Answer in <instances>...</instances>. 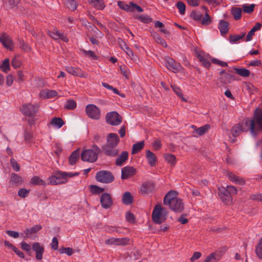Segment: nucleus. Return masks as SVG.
I'll return each mask as SVG.
<instances>
[{"label":"nucleus","mask_w":262,"mask_h":262,"mask_svg":"<svg viewBox=\"0 0 262 262\" xmlns=\"http://www.w3.org/2000/svg\"><path fill=\"white\" fill-rule=\"evenodd\" d=\"M10 164L13 169L15 171H19L20 169L19 164L16 161V160L12 158L10 161Z\"/></svg>","instance_id":"nucleus-56"},{"label":"nucleus","mask_w":262,"mask_h":262,"mask_svg":"<svg viewBox=\"0 0 262 262\" xmlns=\"http://www.w3.org/2000/svg\"><path fill=\"white\" fill-rule=\"evenodd\" d=\"M48 34L51 37L55 40L61 39L64 42H67L69 41V39L67 36L56 29H55L54 31H49Z\"/></svg>","instance_id":"nucleus-24"},{"label":"nucleus","mask_w":262,"mask_h":262,"mask_svg":"<svg viewBox=\"0 0 262 262\" xmlns=\"http://www.w3.org/2000/svg\"><path fill=\"white\" fill-rule=\"evenodd\" d=\"M85 112L88 116L95 120L100 118V111L98 107L92 104H88L85 107Z\"/></svg>","instance_id":"nucleus-11"},{"label":"nucleus","mask_w":262,"mask_h":262,"mask_svg":"<svg viewBox=\"0 0 262 262\" xmlns=\"http://www.w3.org/2000/svg\"><path fill=\"white\" fill-rule=\"evenodd\" d=\"M227 176L228 177L230 181H232L233 182H235L236 184L239 185H244L245 184V181L244 180L234 175L231 172H228L227 173Z\"/></svg>","instance_id":"nucleus-29"},{"label":"nucleus","mask_w":262,"mask_h":262,"mask_svg":"<svg viewBox=\"0 0 262 262\" xmlns=\"http://www.w3.org/2000/svg\"><path fill=\"white\" fill-rule=\"evenodd\" d=\"M192 127L195 128L194 132L199 135L202 136L205 134L210 128V125L209 124H206L200 127L196 128L194 125L192 126Z\"/></svg>","instance_id":"nucleus-35"},{"label":"nucleus","mask_w":262,"mask_h":262,"mask_svg":"<svg viewBox=\"0 0 262 262\" xmlns=\"http://www.w3.org/2000/svg\"><path fill=\"white\" fill-rule=\"evenodd\" d=\"M96 179L98 182L109 184L114 181L115 177L110 171L101 170L96 173Z\"/></svg>","instance_id":"nucleus-6"},{"label":"nucleus","mask_w":262,"mask_h":262,"mask_svg":"<svg viewBox=\"0 0 262 262\" xmlns=\"http://www.w3.org/2000/svg\"><path fill=\"white\" fill-rule=\"evenodd\" d=\"M220 74L221 75L220 77V81L224 84L229 83L235 79L233 75L226 73L224 70L221 71Z\"/></svg>","instance_id":"nucleus-22"},{"label":"nucleus","mask_w":262,"mask_h":262,"mask_svg":"<svg viewBox=\"0 0 262 262\" xmlns=\"http://www.w3.org/2000/svg\"><path fill=\"white\" fill-rule=\"evenodd\" d=\"M106 122L111 125H118L122 121V117L116 112L108 113L105 116Z\"/></svg>","instance_id":"nucleus-10"},{"label":"nucleus","mask_w":262,"mask_h":262,"mask_svg":"<svg viewBox=\"0 0 262 262\" xmlns=\"http://www.w3.org/2000/svg\"><path fill=\"white\" fill-rule=\"evenodd\" d=\"M80 149H77L72 152L69 158V164L71 165H75L79 158Z\"/></svg>","instance_id":"nucleus-28"},{"label":"nucleus","mask_w":262,"mask_h":262,"mask_svg":"<svg viewBox=\"0 0 262 262\" xmlns=\"http://www.w3.org/2000/svg\"><path fill=\"white\" fill-rule=\"evenodd\" d=\"M237 192V190L234 186L227 185L226 187L222 186L219 188L218 193L222 202L229 204L232 202V195Z\"/></svg>","instance_id":"nucleus-3"},{"label":"nucleus","mask_w":262,"mask_h":262,"mask_svg":"<svg viewBox=\"0 0 262 262\" xmlns=\"http://www.w3.org/2000/svg\"><path fill=\"white\" fill-rule=\"evenodd\" d=\"M77 103L75 101L72 99H69L67 101L66 104L64 105V108L68 110H73L76 108Z\"/></svg>","instance_id":"nucleus-48"},{"label":"nucleus","mask_w":262,"mask_h":262,"mask_svg":"<svg viewBox=\"0 0 262 262\" xmlns=\"http://www.w3.org/2000/svg\"><path fill=\"white\" fill-rule=\"evenodd\" d=\"M133 201L134 198L130 192L126 191L124 193L122 199V202L124 204L130 205L133 202Z\"/></svg>","instance_id":"nucleus-32"},{"label":"nucleus","mask_w":262,"mask_h":262,"mask_svg":"<svg viewBox=\"0 0 262 262\" xmlns=\"http://www.w3.org/2000/svg\"><path fill=\"white\" fill-rule=\"evenodd\" d=\"M178 193L174 190L169 191L164 196L163 203L173 211L181 212L184 209L182 200L178 198Z\"/></svg>","instance_id":"nucleus-1"},{"label":"nucleus","mask_w":262,"mask_h":262,"mask_svg":"<svg viewBox=\"0 0 262 262\" xmlns=\"http://www.w3.org/2000/svg\"><path fill=\"white\" fill-rule=\"evenodd\" d=\"M66 7L71 11L77 9L78 3L75 0H68L66 2Z\"/></svg>","instance_id":"nucleus-43"},{"label":"nucleus","mask_w":262,"mask_h":262,"mask_svg":"<svg viewBox=\"0 0 262 262\" xmlns=\"http://www.w3.org/2000/svg\"><path fill=\"white\" fill-rule=\"evenodd\" d=\"M164 208L159 204L156 205L152 213V219L153 222L158 224H161L165 222L166 217L163 214L162 211Z\"/></svg>","instance_id":"nucleus-8"},{"label":"nucleus","mask_w":262,"mask_h":262,"mask_svg":"<svg viewBox=\"0 0 262 262\" xmlns=\"http://www.w3.org/2000/svg\"><path fill=\"white\" fill-rule=\"evenodd\" d=\"M155 188V185L150 182H146L142 185L140 188V193L143 195L147 194L151 192Z\"/></svg>","instance_id":"nucleus-25"},{"label":"nucleus","mask_w":262,"mask_h":262,"mask_svg":"<svg viewBox=\"0 0 262 262\" xmlns=\"http://www.w3.org/2000/svg\"><path fill=\"white\" fill-rule=\"evenodd\" d=\"M250 131L249 119H247L243 122L234 125L231 129V134L234 137H237L244 132Z\"/></svg>","instance_id":"nucleus-5"},{"label":"nucleus","mask_w":262,"mask_h":262,"mask_svg":"<svg viewBox=\"0 0 262 262\" xmlns=\"http://www.w3.org/2000/svg\"><path fill=\"white\" fill-rule=\"evenodd\" d=\"M228 248L226 246L220 247L218 250L209 254V256L213 260V262L219 261L223 255L227 251Z\"/></svg>","instance_id":"nucleus-19"},{"label":"nucleus","mask_w":262,"mask_h":262,"mask_svg":"<svg viewBox=\"0 0 262 262\" xmlns=\"http://www.w3.org/2000/svg\"><path fill=\"white\" fill-rule=\"evenodd\" d=\"M126 220L129 223H134L135 222V218L134 215L130 212H127L125 215Z\"/></svg>","instance_id":"nucleus-63"},{"label":"nucleus","mask_w":262,"mask_h":262,"mask_svg":"<svg viewBox=\"0 0 262 262\" xmlns=\"http://www.w3.org/2000/svg\"><path fill=\"white\" fill-rule=\"evenodd\" d=\"M250 133L256 136L258 131L262 130V108L255 109L253 118L249 119Z\"/></svg>","instance_id":"nucleus-2"},{"label":"nucleus","mask_w":262,"mask_h":262,"mask_svg":"<svg viewBox=\"0 0 262 262\" xmlns=\"http://www.w3.org/2000/svg\"><path fill=\"white\" fill-rule=\"evenodd\" d=\"M89 3L95 8L98 10H102L105 5L102 0H89Z\"/></svg>","instance_id":"nucleus-34"},{"label":"nucleus","mask_w":262,"mask_h":262,"mask_svg":"<svg viewBox=\"0 0 262 262\" xmlns=\"http://www.w3.org/2000/svg\"><path fill=\"white\" fill-rule=\"evenodd\" d=\"M11 65L14 69L18 68L21 66L20 61L19 59L15 57L12 60Z\"/></svg>","instance_id":"nucleus-62"},{"label":"nucleus","mask_w":262,"mask_h":262,"mask_svg":"<svg viewBox=\"0 0 262 262\" xmlns=\"http://www.w3.org/2000/svg\"><path fill=\"white\" fill-rule=\"evenodd\" d=\"M204 2L212 6L213 7H215L219 5L221 3V0H203Z\"/></svg>","instance_id":"nucleus-61"},{"label":"nucleus","mask_w":262,"mask_h":262,"mask_svg":"<svg viewBox=\"0 0 262 262\" xmlns=\"http://www.w3.org/2000/svg\"><path fill=\"white\" fill-rule=\"evenodd\" d=\"M136 173V169L133 166H127L121 169V179L126 180L133 176Z\"/></svg>","instance_id":"nucleus-17"},{"label":"nucleus","mask_w":262,"mask_h":262,"mask_svg":"<svg viewBox=\"0 0 262 262\" xmlns=\"http://www.w3.org/2000/svg\"><path fill=\"white\" fill-rule=\"evenodd\" d=\"M229 24L226 21L221 20H220L219 25V29L222 35L226 34L229 30Z\"/></svg>","instance_id":"nucleus-31"},{"label":"nucleus","mask_w":262,"mask_h":262,"mask_svg":"<svg viewBox=\"0 0 262 262\" xmlns=\"http://www.w3.org/2000/svg\"><path fill=\"white\" fill-rule=\"evenodd\" d=\"M41 229V226L39 225H36L30 229H27L25 233L27 237L30 236V235L33 233H36Z\"/></svg>","instance_id":"nucleus-39"},{"label":"nucleus","mask_w":262,"mask_h":262,"mask_svg":"<svg viewBox=\"0 0 262 262\" xmlns=\"http://www.w3.org/2000/svg\"><path fill=\"white\" fill-rule=\"evenodd\" d=\"M176 157L172 154H168L165 155V160L171 165H174L176 163Z\"/></svg>","instance_id":"nucleus-50"},{"label":"nucleus","mask_w":262,"mask_h":262,"mask_svg":"<svg viewBox=\"0 0 262 262\" xmlns=\"http://www.w3.org/2000/svg\"><path fill=\"white\" fill-rule=\"evenodd\" d=\"M119 142L120 139L116 134L110 133L107 136L105 144L117 147Z\"/></svg>","instance_id":"nucleus-21"},{"label":"nucleus","mask_w":262,"mask_h":262,"mask_svg":"<svg viewBox=\"0 0 262 262\" xmlns=\"http://www.w3.org/2000/svg\"><path fill=\"white\" fill-rule=\"evenodd\" d=\"M9 182L16 185H20L23 183V179L21 177L15 173H11Z\"/></svg>","instance_id":"nucleus-27"},{"label":"nucleus","mask_w":262,"mask_h":262,"mask_svg":"<svg viewBox=\"0 0 262 262\" xmlns=\"http://www.w3.org/2000/svg\"><path fill=\"white\" fill-rule=\"evenodd\" d=\"M80 51L83 53L84 55L85 56H86L88 57H89L92 59L96 60L97 59V56L94 54V53L90 50V51H86L85 50L82 49H80Z\"/></svg>","instance_id":"nucleus-52"},{"label":"nucleus","mask_w":262,"mask_h":262,"mask_svg":"<svg viewBox=\"0 0 262 262\" xmlns=\"http://www.w3.org/2000/svg\"><path fill=\"white\" fill-rule=\"evenodd\" d=\"M0 41L7 49L12 51L13 50V43L10 37L5 33L0 35Z\"/></svg>","instance_id":"nucleus-18"},{"label":"nucleus","mask_w":262,"mask_h":262,"mask_svg":"<svg viewBox=\"0 0 262 262\" xmlns=\"http://www.w3.org/2000/svg\"><path fill=\"white\" fill-rule=\"evenodd\" d=\"M65 175L66 173L63 172L58 171L48 178L49 183L52 185L64 184L68 181V179L66 178Z\"/></svg>","instance_id":"nucleus-9"},{"label":"nucleus","mask_w":262,"mask_h":262,"mask_svg":"<svg viewBox=\"0 0 262 262\" xmlns=\"http://www.w3.org/2000/svg\"><path fill=\"white\" fill-rule=\"evenodd\" d=\"M100 203L104 209L110 208L113 204V201L111 195L108 193H103L100 197Z\"/></svg>","instance_id":"nucleus-14"},{"label":"nucleus","mask_w":262,"mask_h":262,"mask_svg":"<svg viewBox=\"0 0 262 262\" xmlns=\"http://www.w3.org/2000/svg\"><path fill=\"white\" fill-rule=\"evenodd\" d=\"M144 146V141H141V142H139L134 144L133 146L132 154H135L139 152L140 150H141L143 148Z\"/></svg>","instance_id":"nucleus-38"},{"label":"nucleus","mask_w":262,"mask_h":262,"mask_svg":"<svg viewBox=\"0 0 262 262\" xmlns=\"http://www.w3.org/2000/svg\"><path fill=\"white\" fill-rule=\"evenodd\" d=\"M118 6L119 8L123 10H125L127 12H133V10L132 8V6L130 5V2L129 4H125L124 2L122 1H118Z\"/></svg>","instance_id":"nucleus-40"},{"label":"nucleus","mask_w":262,"mask_h":262,"mask_svg":"<svg viewBox=\"0 0 262 262\" xmlns=\"http://www.w3.org/2000/svg\"><path fill=\"white\" fill-rule=\"evenodd\" d=\"M50 124L53 126L60 128L63 126V125L64 124V122L61 118L59 117H55L51 120Z\"/></svg>","instance_id":"nucleus-37"},{"label":"nucleus","mask_w":262,"mask_h":262,"mask_svg":"<svg viewBox=\"0 0 262 262\" xmlns=\"http://www.w3.org/2000/svg\"><path fill=\"white\" fill-rule=\"evenodd\" d=\"M151 35L155 41H156L158 43L160 44L162 47L165 48L167 47V45L166 41L164 39L161 37L157 32H152L151 33Z\"/></svg>","instance_id":"nucleus-33"},{"label":"nucleus","mask_w":262,"mask_h":262,"mask_svg":"<svg viewBox=\"0 0 262 262\" xmlns=\"http://www.w3.org/2000/svg\"><path fill=\"white\" fill-rule=\"evenodd\" d=\"M66 70L69 74L75 76L86 78L88 76V74H84L79 68L72 66H68L66 67Z\"/></svg>","instance_id":"nucleus-20"},{"label":"nucleus","mask_w":262,"mask_h":262,"mask_svg":"<svg viewBox=\"0 0 262 262\" xmlns=\"http://www.w3.org/2000/svg\"><path fill=\"white\" fill-rule=\"evenodd\" d=\"M246 35V33H243L241 35H231L229 37L230 41L235 43L241 39H242Z\"/></svg>","instance_id":"nucleus-51"},{"label":"nucleus","mask_w":262,"mask_h":262,"mask_svg":"<svg viewBox=\"0 0 262 262\" xmlns=\"http://www.w3.org/2000/svg\"><path fill=\"white\" fill-rule=\"evenodd\" d=\"M51 247L52 249L56 250L58 248V241L57 237H54L52 239Z\"/></svg>","instance_id":"nucleus-64"},{"label":"nucleus","mask_w":262,"mask_h":262,"mask_svg":"<svg viewBox=\"0 0 262 262\" xmlns=\"http://www.w3.org/2000/svg\"><path fill=\"white\" fill-rule=\"evenodd\" d=\"M176 7L178 9L179 13L181 15H184L185 13L186 6L182 1H178L176 5Z\"/></svg>","instance_id":"nucleus-49"},{"label":"nucleus","mask_w":262,"mask_h":262,"mask_svg":"<svg viewBox=\"0 0 262 262\" xmlns=\"http://www.w3.org/2000/svg\"><path fill=\"white\" fill-rule=\"evenodd\" d=\"M255 252L257 256L260 259H262V238L259 240L256 246Z\"/></svg>","instance_id":"nucleus-53"},{"label":"nucleus","mask_w":262,"mask_h":262,"mask_svg":"<svg viewBox=\"0 0 262 262\" xmlns=\"http://www.w3.org/2000/svg\"><path fill=\"white\" fill-rule=\"evenodd\" d=\"M128 159V152L127 151H122L118 156L115 161V165L121 166Z\"/></svg>","instance_id":"nucleus-26"},{"label":"nucleus","mask_w":262,"mask_h":262,"mask_svg":"<svg viewBox=\"0 0 262 262\" xmlns=\"http://www.w3.org/2000/svg\"><path fill=\"white\" fill-rule=\"evenodd\" d=\"M59 251L61 254L66 253L69 256H71L73 253V250L72 248L67 247H62L59 249Z\"/></svg>","instance_id":"nucleus-57"},{"label":"nucleus","mask_w":262,"mask_h":262,"mask_svg":"<svg viewBox=\"0 0 262 262\" xmlns=\"http://www.w3.org/2000/svg\"><path fill=\"white\" fill-rule=\"evenodd\" d=\"M31 183L36 185L46 186V182L40 179L38 176H33L31 179Z\"/></svg>","instance_id":"nucleus-41"},{"label":"nucleus","mask_w":262,"mask_h":262,"mask_svg":"<svg viewBox=\"0 0 262 262\" xmlns=\"http://www.w3.org/2000/svg\"><path fill=\"white\" fill-rule=\"evenodd\" d=\"M212 21L211 18L208 13H205V16L201 20V24L204 26L209 25Z\"/></svg>","instance_id":"nucleus-55"},{"label":"nucleus","mask_w":262,"mask_h":262,"mask_svg":"<svg viewBox=\"0 0 262 262\" xmlns=\"http://www.w3.org/2000/svg\"><path fill=\"white\" fill-rule=\"evenodd\" d=\"M102 150L103 153L108 157H115L119 152V150L116 147L104 144L102 146Z\"/></svg>","instance_id":"nucleus-16"},{"label":"nucleus","mask_w":262,"mask_h":262,"mask_svg":"<svg viewBox=\"0 0 262 262\" xmlns=\"http://www.w3.org/2000/svg\"><path fill=\"white\" fill-rule=\"evenodd\" d=\"M234 70L237 74L243 77H247L250 74L249 70L245 68H234Z\"/></svg>","instance_id":"nucleus-42"},{"label":"nucleus","mask_w":262,"mask_h":262,"mask_svg":"<svg viewBox=\"0 0 262 262\" xmlns=\"http://www.w3.org/2000/svg\"><path fill=\"white\" fill-rule=\"evenodd\" d=\"M242 9L241 8L233 7L231 8V13L233 16L235 20H239L242 17Z\"/></svg>","instance_id":"nucleus-36"},{"label":"nucleus","mask_w":262,"mask_h":262,"mask_svg":"<svg viewBox=\"0 0 262 262\" xmlns=\"http://www.w3.org/2000/svg\"><path fill=\"white\" fill-rule=\"evenodd\" d=\"M135 18L145 24L149 23L152 21V18L148 15H136Z\"/></svg>","instance_id":"nucleus-45"},{"label":"nucleus","mask_w":262,"mask_h":262,"mask_svg":"<svg viewBox=\"0 0 262 262\" xmlns=\"http://www.w3.org/2000/svg\"><path fill=\"white\" fill-rule=\"evenodd\" d=\"M146 157L148 160V162L151 166L156 165L157 162V158L156 155L150 150H147L146 152Z\"/></svg>","instance_id":"nucleus-30"},{"label":"nucleus","mask_w":262,"mask_h":262,"mask_svg":"<svg viewBox=\"0 0 262 262\" xmlns=\"http://www.w3.org/2000/svg\"><path fill=\"white\" fill-rule=\"evenodd\" d=\"M194 52L195 55L202 63V65L205 68L208 69L211 65L210 62V59L211 60V56L209 54L205 53L204 51L195 50Z\"/></svg>","instance_id":"nucleus-12"},{"label":"nucleus","mask_w":262,"mask_h":262,"mask_svg":"<svg viewBox=\"0 0 262 262\" xmlns=\"http://www.w3.org/2000/svg\"><path fill=\"white\" fill-rule=\"evenodd\" d=\"M120 71L123 75L126 78L129 79V69L125 65L120 66Z\"/></svg>","instance_id":"nucleus-58"},{"label":"nucleus","mask_w":262,"mask_h":262,"mask_svg":"<svg viewBox=\"0 0 262 262\" xmlns=\"http://www.w3.org/2000/svg\"><path fill=\"white\" fill-rule=\"evenodd\" d=\"M255 7V4H251L250 5H248L247 4H244L242 6V9L244 13L247 14H250L253 12Z\"/></svg>","instance_id":"nucleus-46"},{"label":"nucleus","mask_w":262,"mask_h":262,"mask_svg":"<svg viewBox=\"0 0 262 262\" xmlns=\"http://www.w3.org/2000/svg\"><path fill=\"white\" fill-rule=\"evenodd\" d=\"M129 239L127 237H112L105 241V244L107 245L125 246L129 244Z\"/></svg>","instance_id":"nucleus-13"},{"label":"nucleus","mask_w":262,"mask_h":262,"mask_svg":"<svg viewBox=\"0 0 262 262\" xmlns=\"http://www.w3.org/2000/svg\"><path fill=\"white\" fill-rule=\"evenodd\" d=\"M171 87L173 91L178 97L181 98L182 101H186V100L183 97L182 90L179 86H177L176 85H171Z\"/></svg>","instance_id":"nucleus-44"},{"label":"nucleus","mask_w":262,"mask_h":262,"mask_svg":"<svg viewBox=\"0 0 262 262\" xmlns=\"http://www.w3.org/2000/svg\"><path fill=\"white\" fill-rule=\"evenodd\" d=\"M3 72L8 73L10 71V62L8 58L5 59L0 67Z\"/></svg>","instance_id":"nucleus-47"},{"label":"nucleus","mask_w":262,"mask_h":262,"mask_svg":"<svg viewBox=\"0 0 262 262\" xmlns=\"http://www.w3.org/2000/svg\"><path fill=\"white\" fill-rule=\"evenodd\" d=\"M39 107L40 105L38 103H26L23 105L20 111L24 115L33 117L38 112Z\"/></svg>","instance_id":"nucleus-7"},{"label":"nucleus","mask_w":262,"mask_h":262,"mask_svg":"<svg viewBox=\"0 0 262 262\" xmlns=\"http://www.w3.org/2000/svg\"><path fill=\"white\" fill-rule=\"evenodd\" d=\"M29 190H27L25 188H21L18 191V195L20 198H25L29 195Z\"/></svg>","instance_id":"nucleus-59"},{"label":"nucleus","mask_w":262,"mask_h":262,"mask_svg":"<svg viewBox=\"0 0 262 262\" xmlns=\"http://www.w3.org/2000/svg\"><path fill=\"white\" fill-rule=\"evenodd\" d=\"M91 191L93 194H100L104 191V189L96 185H91Z\"/></svg>","instance_id":"nucleus-54"},{"label":"nucleus","mask_w":262,"mask_h":262,"mask_svg":"<svg viewBox=\"0 0 262 262\" xmlns=\"http://www.w3.org/2000/svg\"><path fill=\"white\" fill-rule=\"evenodd\" d=\"M191 16L194 20L199 21L201 20L202 14L198 11H192L191 13Z\"/></svg>","instance_id":"nucleus-60"},{"label":"nucleus","mask_w":262,"mask_h":262,"mask_svg":"<svg viewBox=\"0 0 262 262\" xmlns=\"http://www.w3.org/2000/svg\"><path fill=\"white\" fill-rule=\"evenodd\" d=\"M92 148L82 152L81 159L83 161L94 163L97 160L98 154L101 152V149L96 144H93Z\"/></svg>","instance_id":"nucleus-4"},{"label":"nucleus","mask_w":262,"mask_h":262,"mask_svg":"<svg viewBox=\"0 0 262 262\" xmlns=\"http://www.w3.org/2000/svg\"><path fill=\"white\" fill-rule=\"evenodd\" d=\"M32 249L36 252V258L37 260H41L42 258V254L44 252V248L41 246L40 243L36 242L32 245Z\"/></svg>","instance_id":"nucleus-23"},{"label":"nucleus","mask_w":262,"mask_h":262,"mask_svg":"<svg viewBox=\"0 0 262 262\" xmlns=\"http://www.w3.org/2000/svg\"><path fill=\"white\" fill-rule=\"evenodd\" d=\"M165 64L169 70L174 73L180 71L182 68L180 63L177 62L173 59L170 57L166 59Z\"/></svg>","instance_id":"nucleus-15"}]
</instances>
